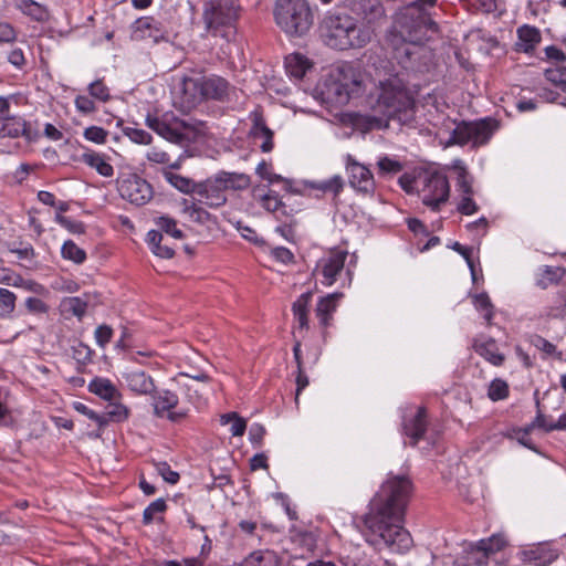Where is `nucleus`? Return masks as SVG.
<instances>
[{
	"instance_id": "3c124183",
	"label": "nucleus",
	"mask_w": 566,
	"mask_h": 566,
	"mask_svg": "<svg viewBox=\"0 0 566 566\" xmlns=\"http://www.w3.org/2000/svg\"><path fill=\"white\" fill-rule=\"evenodd\" d=\"M55 221L72 233L82 234L85 232V224L83 222L72 220L61 213H56Z\"/></svg>"
},
{
	"instance_id": "de8ad7c7",
	"label": "nucleus",
	"mask_w": 566,
	"mask_h": 566,
	"mask_svg": "<svg viewBox=\"0 0 566 566\" xmlns=\"http://www.w3.org/2000/svg\"><path fill=\"white\" fill-rule=\"evenodd\" d=\"M356 42H353L350 38H327L326 44L333 49L346 50L352 46H364L367 38H355Z\"/></svg>"
},
{
	"instance_id": "69168bd1",
	"label": "nucleus",
	"mask_w": 566,
	"mask_h": 566,
	"mask_svg": "<svg viewBox=\"0 0 566 566\" xmlns=\"http://www.w3.org/2000/svg\"><path fill=\"white\" fill-rule=\"evenodd\" d=\"M542 38H518L515 43V50L517 52L532 53L541 42Z\"/></svg>"
},
{
	"instance_id": "8fccbe9b",
	"label": "nucleus",
	"mask_w": 566,
	"mask_h": 566,
	"mask_svg": "<svg viewBox=\"0 0 566 566\" xmlns=\"http://www.w3.org/2000/svg\"><path fill=\"white\" fill-rule=\"evenodd\" d=\"M167 509L166 502L163 499H157L150 503L144 511L143 522L144 524H150L157 513H163Z\"/></svg>"
},
{
	"instance_id": "ea45409f",
	"label": "nucleus",
	"mask_w": 566,
	"mask_h": 566,
	"mask_svg": "<svg viewBox=\"0 0 566 566\" xmlns=\"http://www.w3.org/2000/svg\"><path fill=\"white\" fill-rule=\"evenodd\" d=\"M261 205L265 210L275 213L277 217H280V214H286L284 203L272 190L261 198Z\"/></svg>"
},
{
	"instance_id": "393cba45",
	"label": "nucleus",
	"mask_w": 566,
	"mask_h": 566,
	"mask_svg": "<svg viewBox=\"0 0 566 566\" xmlns=\"http://www.w3.org/2000/svg\"><path fill=\"white\" fill-rule=\"evenodd\" d=\"M14 6L24 15L38 22H44L50 17L48 8L34 0H17Z\"/></svg>"
},
{
	"instance_id": "4468645a",
	"label": "nucleus",
	"mask_w": 566,
	"mask_h": 566,
	"mask_svg": "<svg viewBox=\"0 0 566 566\" xmlns=\"http://www.w3.org/2000/svg\"><path fill=\"white\" fill-rule=\"evenodd\" d=\"M0 136L10 138L23 136L28 140H33L38 133L22 117L10 115L0 117Z\"/></svg>"
},
{
	"instance_id": "b1692460",
	"label": "nucleus",
	"mask_w": 566,
	"mask_h": 566,
	"mask_svg": "<svg viewBox=\"0 0 566 566\" xmlns=\"http://www.w3.org/2000/svg\"><path fill=\"white\" fill-rule=\"evenodd\" d=\"M217 175L226 192L227 190H244L251 185V177L243 172L220 171Z\"/></svg>"
},
{
	"instance_id": "c03bdc74",
	"label": "nucleus",
	"mask_w": 566,
	"mask_h": 566,
	"mask_svg": "<svg viewBox=\"0 0 566 566\" xmlns=\"http://www.w3.org/2000/svg\"><path fill=\"white\" fill-rule=\"evenodd\" d=\"M473 347L475 352L486 361L495 365V342L493 339L481 340L475 339Z\"/></svg>"
},
{
	"instance_id": "f3484780",
	"label": "nucleus",
	"mask_w": 566,
	"mask_h": 566,
	"mask_svg": "<svg viewBox=\"0 0 566 566\" xmlns=\"http://www.w3.org/2000/svg\"><path fill=\"white\" fill-rule=\"evenodd\" d=\"M427 411L423 407L418 408L417 413L403 421V432L410 438V444L416 446L427 431Z\"/></svg>"
},
{
	"instance_id": "473e14b6",
	"label": "nucleus",
	"mask_w": 566,
	"mask_h": 566,
	"mask_svg": "<svg viewBox=\"0 0 566 566\" xmlns=\"http://www.w3.org/2000/svg\"><path fill=\"white\" fill-rule=\"evenodd\" d=\"M164 237L163 233L156 230H151L147 234V242L153 251L159 258L170 259L174 256L175 251L171 247L166 243H163Z\"/></svg>"
},
{
	"instance_id": "0eeeda50",
	"label": "nucleus",
	"mask_w": 566,
	"mask_h": 566,
	"mask_svg": "<svg viewBox=\"0 0 566 566\" xmlns=\"http://www.w3.org/2000/svg\"><path fill=\"white\" fill-rule=\"evenodd\" d=\"M450 195L448 178L440 172H432L426 176L421 189L422 203L433 211H439Z\"/></svg>"
},
{
	"instance_id": "79ce46f5",
	"label": "nucleus",
	"mask_w": 566,
	"mask_h": 566,
	"mask_svg": "<svg viewBox=\"0 0 566 566\" xmlns=\"http://www.w3.org/2000/svg\"><path fill=\"white\" fill-rule=\"evenodd\" d=\"M548 314L555 318L566 317V283L557 292Z\"/></svg>"
},
{
	"instance_id": "e2e57ef3",
	"label": "nucleus",
	"mask_w": 566,
	"mask_h": 566,
	"mask_svg": "<svg viewBox=\"0 0 566 566\" xmlns=\"http://www.w3.org/2000/svg\"><path fill=\"white\" fill-rule=\"evenodd\" d=\"M84 137L96 144H103L106 140L107 132L102 127L91 126L84 130Z\"/></svg>"
},
{
	"instance_id": "a19ab883",
	"label": "nucleus",
	"mask_w": 566,
	"mask_h": 566,
	"mask_svg": "<svg viewBox=\"0 0 566 566\" xmlns=\"http://www.w3.org/2000/svg\"><path fill=\"white\" fill-rule=\"evenodd\" d=\"M220 421L222 424L232 422L231 433L234 437H241L244 434L247 429V421L241 418L237 412H228L221 416Z\"/></svg>"
},
{
	"instance_id": "ddd939ff",
	"label": "nucleus",
	"mask_w": 566,
	"mask_h": 566,
	"mask_svg": "<svg viewBox=\"0 0 566 566\" xmlns=\"http://www.w3.org/2000/svg\"><path fill=\"white\" fill-rule=\"evenodd\" d=\"M347 259V252L343 250L331 251L329 254L319 260L316 271H319L323 275L322 283L326 286H331L337 275L343 271L345 261Z\"/></svg>"
},
{
	"instance_id": "09e8293b",
	"label": "nucleus",
	"mask_w": 566,
	"mask_h": 566,
	"mask_svg": "<svg viewBox=\"0 0 566 566\" xmlns=\"http://www.w3.org/2000/svg\"><path fill=\"white\" fill-rule=\"evenodd\" d=\"M15 300L17 297L11 291L7 289H0V314H11L15 307Z\"/></svg>"
},
{
	"instance_id": "774afa93",
	"label": "nucleus",
	"mask_w": 566,
	"mask_h": 566,
	"mask_svg": "<svg viewBox=\"0 0 566 566\" xmlns=\"http://www.w3.org/2000/svg\"><path fill=\"white\" fill-rule=\"evenodd\" d=\"M136 30L144 32V31H158V21L153 17H143L136 20Z\"/></svg>"
},
{
	"instance_id": "5fc2aeb1",
	"label": "nucleus",
	"mask_w": 566,
	"mask_h": 566,
	"mask_svg": "<svg viewBox=\"0 0 566 566\" xmlns=\"http://www.w3.org/2000/svg\"><path fill=\"white\" fill-rule=\"evenodd\" d=\"M146 157L151 163L169 165V167L176 168V169L179 168L178 163L170 164V156L164 150L153 148L147 153Z\"/></svg>"
},
{
	"instance_id": "49530a36",
	"label": "nucleus",
	"mask_w": 566,
	"mask_h": 566,
	"mask_svg": "<svg viewBox=\"0 0 566 566\" xmlns=\"http://www.w3.org/2000/svg\"><path fill=\"white\" fill-rule=\"evenodd\" d=\"M105 412L113 422L125 421L129 415V410L126 406L114 401H109Z\"/></svg>"
},
{
	"instance_id": "9b49d317",
	"label": "nucleus",
	"mask_w": 566,
	"mask_h": 566,
	"mask_svg": "<svg viewBox=\"0 0 566 566\" xmlns=\"http://www.w3.org/2000/svg\"><path fill=\"white\" fill-rule=\"evenodd\" d=\"M356 27L355 18L338 10L327 11L319 24L322 32H326L327 35H348L356 30Z\"/></svg>"
},
{
	"instance_id": "f257e3e1",
	"label": "nucleus",
	"mask_w": 566,
	"mask_h": 566,
	"mask_svg": "<svg viewBox=\"0 0 566 566\" xmlns=\"http://www.w3.org/2000/svg\"><path fill=\"white\" fill-rule=\"evenodd\" d=\"M411 490L412 483L407 475L389 474L380 485L364 517L371 544H384L395 553L410 549L412 538L403 523Z\"/></svg>"
},
{
	"instance_id": "a878e982",
	"label": "nucleus",
	"mask_w": 566,
	"mask_h": 566,
	"mask_svg": "<svg viewBox=\"0 0 566 566\" xmlns=\"http://www.w3.org/2000/svg\"><path fill=\"white\" fill-rule=\"evenodd\" d=\"M88 390L107 401H116L120 394L109 379L96 377L90 385Z\"/></svg>"
},
{
	"instance_id": "cd10ccee",
	"label": "nucleus",
	"mask_w": 566,
	"mask_h": 566,
	"mask_svg": "<svg viewBox=\"0 0 566 566\" xmlns=\"http://www.w3.org/2000/svg\"><path fill=\"white\" fill-rule=\"evenodd\" d=\"M354 9H360L368 22L380 20L385 10L379 0H348Z\"/></svg>"
},
{
	"instance_id": "f704fd0d",
	"label": "nucleus",
	"mask_w": 566,
	"mask_h": 566,
	"mask_svg": "<svg viewBox=\"0 0 566 566\" xmlns=\"http://www.w3.org/2000/svg\"><path fill=\"white\" fill-rule=\"evenodd\" d=\"M526 558L536 566H547L557 558L556 551L541 546L525 553Z\"/></svg>"
},
{
	"instance_id": "f03ea898",
	"label": "nucleus",
	"mask_w": 566,
	"mask_h": 566,
	"mask_svg": "<svg viewBox=\"0 0 566 566\" xmlns=\"http://www.w3.org/2000/svg\"><path fill=\"white\" fill-rule=\"evenodd\" d=\"M381 71L376 67L378 85L376 93L370 96L371 109L382 117L373 116L369 124L377 128L388 125V120L396 118L397 115L406 113L413 105V98L406 88L401 78L391 73V63L388 60L381 61Z\"/></svg>"
},
{
	"instance_id": "a18cd8bd",
	"label": "nucleus",
	"mask_w": 566,
	"mask_h": 566,
	"mask_svg": "<svg viewBox=\"0 0 566 566\" xmlns=\"http://www.w3.org/2000/svg\"><path fill=\"white\" fill-rule=\"evenodd\" d=\"M156 224L159 228V232H165L175 239H181L184 233L177 228V221L170 217H159L156 220Z\"/></svg>"
},
{
	"instance_id": "20e7f679",
	"label": "nucleus",
	"mask_w": 566,
	"mask_h": 566,
	"mask_svg": "<svg viewBox=\"0 0 566 566\" xmlns=\"http://www.w3.org/2000/svg\"><path fill=\"white\" fill-rule=\"evenodd\" d=\"M274 17L285 33L306 34L314 23V13L307 0H276Z\"/></svg>"
},
{
	"instance_id": "c756f323",
	"label": "nucleus",
	"mask_w": 566,
	"mask_h": 566,
	"mask_svg": "<svg viewBox=\"0 0 566 566\" xmlns=\"http://www.w3.org/2000/svg\"><path fill=\"white\" fill-rule=\"evenodd\" d=\"M287 72L295 78H302L312 67V62L301 53H293L285 57Z\"/></svg>"
},
{
	"instance_id": "864d4df0",
	"label": "nucleus",
	"mask_w": 566,
	"mask_h": 566,
	"mask_svg": "<svg viewBox=\"0 0 566 566\" xmlns=\"http://www.w3.org/2000/svg\"><path fill=\"white\" fill-rule=\"evenodd\" d=\"M377 166L379 168V172L384 175H395L402 170L401 163L388 157L380 158Z\"/></svg>"
},
{
	"instance_id": "6ab92c4d",
	"label": "nucleus",
	"mask_w": 566,
	"mask_h": 566,
	"mask_svg": "<svg viewBox=\"0 0 566 566\" xmlns=\"http://www.w3.org/2000/svg\"><path fill=\"white\" fill-rule=\"evenodd\" d=\"M386 49L390 50V59L397 61L398 64L407 67L413 54L412 44L406 41V38H385Z\"/></svg>"
},
{
	"instance_id": "bf43d9fd",
	"label": "nucleus",
	"mask_w": 566,
	"mask_h": 566,
	"mask_svg": "<svg viewBox=\"0 0 566 566\" xmlns=\"http://www.w3.org/2000/svg\"><path fill=\"white\" fill-rule=\"evenodd\" d=\"M545 77L555 85H564L566 84V69L560 66L547 69Z\"/></svg>"
},
{
	"instance_id": "5701e85b",
	"label": "nucleus",
	"mask_w": 566,
	"mask_h": 566,
	"mask_svg": "<svg viewBox=\"0 0 566 566\" xmlns=\"http://www.w3.org/2000/svg\"><path fill=\"white\" fill-rule=\"evenodd\" d=\"M90 305H95V303L92 302L91 295L84 294L83 297L73 296L63 298L60 307L64 314H71L81 319Z\"/></svg>"
},
{
	"instance_id": "dca6fc26",
	"label": "nucleus",
	"mask_w": 566,
	"mask_h": 566,
	"mask_svg": "<svg viewBox=\"0 0 566 566\" xmlns=\"http://www.w3.org/2000/svg\"><path fill=\"white\" fill-rule=\"evenodd\" d=\"M128 388L138 395H153L155 382L144 370L133 369L124 374Z\"/></svg>"
},
{
	"instance_id": "423d86ee",
	"label": "nucleus",
	"mask_w": 566,
	"mask_h": 566,
	"mask_svg": "<svg viewBox=\"0 0 566 566\" xmlns=\"http://www.w3.org/2000/svg\"><path fill=\"white\" fill-rule=\"evenodd\" d=\"M493 134V127L489 119H481L476 122H461L450 132L449 138L446 140V147L452 145H467L481 146L486 144Z\"/></svg>"
},
{
	"instance_id": "c9c22d12",
	"label": "nucleus",
	"mask_w": 566,
	"mask_h": 566,
	"mask_svg": "<svg viewBox=\"0 0 566 566\" xmlns=\"http://www.w3.org/2000/svg\"><path fill=\"white\" fill-rule=\"evenodd\" d=\"M154 412L158 417H163L166 411H170L178 405V396L169 390L154 396Z\"/></svg>"
},
{
	"instance_id": "4c0bfd02",
	"label": "nucleus",
	"mask_w": 566,
	"mask_h": 566,
	"mask_svg": "<svg viewBox=\"0 0 566 566\" xmlns=\"http://www.w3.org/2000/svg\"><path fill=\"white\" fill-rule=\"evenodd\" d=\"M308 186L312 189L321 190L323 192H332L334 196H338L344 188V180L339 175H336L325 181H311Z\"/></svg>"
},
{
	"instance_id": "603ef678",
	"label": "nucleus",
	"mask_w": 566,
	"mask_h": 566,
	"mask_svg": "<svg viewBox=\"0 0 566 566\" xmlns=\"http://www.w3.org/2000/svg\"><path fill=\"white\" fill-rule=\"evenodd\" d=\"M495 538V535H491L488 539H481L476 546L475 549L471 552V554L479 555L475 558L476 564H482L484 559L489 556V553L492 552V542Z\"/></svg>"
},
{
	"instance_id": "2eb2a0df",
	"label": "nucleus",
	"mask_w": 566,
	"mask_h": 566,
	"mask_svg": "<svg viewBox=\"0 0 566 566\" xmlns=\"http://www.w3.org/2000/svg\"><path fill=\"white\" fill-rule=\"evenodd\" d=\"M205 22L210 31H219L221 28H231L237 19V13L231 7L212 6L203 14Z\"/></svg>"
},
{
	"instance_id": "7c9ffc66",
	"label": "nucleus",
	"mask_w": 566,
	"mask_h": 566,
	"mask_svg": "<svg viewBox=\"0 0 566 566\" xmlns=\"http://www.w3.org/2000/svg\"><path fill=\"white\" fill-rule=\"evenodd\" d=\"M312 300V292L303 293L293 303L292 310L298 328H308V305Z\"/></svg>"
},
{
	"instance_id": "4be33fe9",
	"label": "nucleus",
	"mask_w": 566,
	"mask_h": 566,
	"mask_svg": "<svg viewBox=\"0 0 566 566\" xmlns=\"http://www.w3.org/2000/svg\"><path fill=\"white\" fill-rule=\"evenodd\" d=\"M195 201L184 200V213H186L193 222L207 228L217 226V218L208 212L202 206Z\"/></svg>"
},
{
	"instance_id": "680f3d73",
	"label": "nucleus",
	"mask_w": 566,
	"mask_h": 566,
	"mask_svg": "<svg viewBox=\"0 0 566 566\" xmlns=\"http://www.w3.org/2000/svg\"><path fill=\"white\" fill-rule=\"evenodd\" d=\"M452 249L457 252H459L467 261L470 270H471V274H472V279L473 281L476 280V272H475V269H474V263H473V260H472V254H473V249L472 248H468V247H464L462 244H460L459 242H454L452 244Z\"/></svg>"
},
{
	"instance_id": "2f4dec72",
	"label": "nucleus",
	"mask_w": 566,
	"mask_h": 566,
	"mask_svg": "<svg viewBox=\"0 0 566 566\" xmlns=\"http://www.w3.org/2000/svg\"><path fill=\"white\" fill-rule=\"evenodd\" d=\"M564 275V270L558 266L545 265L538 270L536 285L543 290L558 283Z\"/></svg>"
},
{
	"instance_id": "f8f14e48",
	"label": "nucleus",
	"mask_w": 566,
	"mask_h": 566,
	"mask_svg": "<svg viewBox=\"0 0 566 566\" xmlns=\"http://www.w3.org/2000/svg\"><path fill=\"white\" fill-rule=\"evenodd\" d=\"M203 101L201 78L184 77L175 106L182 113H189Z\"/></svg>"
},
{
	"instance_id": "052dcab7",
	"label": "nucleus",
	"mask_w": 566,
	"mask_h": 566,
	"mask_svg": "<svg viewBox=\"0 0 566 566\" xmlns=\"http://www.w3.org/2000/svg\"><path fill=\"white\" fill-rule=\"evenodd\" d=\"M88 92H90L91 96H93L102 102H106L109 99V91H108L107 86L101 80H97V81L93 82L92 84H90Z\"/></svg>"
},
{
	"instance_id": "412c9836",
	"label": "nucleus",
	"mask_w": 566,
	"mask_h": 566,
	"mask_svg": "<svg viewBox=\"0 0 566 566\" xmlns=\"http://www.w3.org/2000/svg\"><path fill=\"white\" fill-rule=\"evenodd\" d=\"M252 122L251 136L262 140L260 148L263 153L271 151L273 149V132L266 126L261 114H254Z\"/></svg>"
},
{
	"instance_id": "bb28decb",
	"label": "nucleus",
	"mask_w": 566,
	"mask_h": 566,
	"mask_svg": "<svg viewBox=\"0 0 566 566\" xmlns=\"http://www.w3.org/2000/svg\"><path fill=\"white\" fill-rule=\"evenodd\" d=\"M360 78L353 76L350 80L344 77L343 82L334 84V92L336 99L340 104L347 103L353 96L357 95L360 91Z\"/></svg>"
},
{
	"instance_id": "e433bc0d",
	"label": "nucleus",
	"mask_w": 566,
	"mask_h": 566,
	"mask_svg": "<svg viewBox=\"0 0 566 566\" xmlns=\"http://www.w3.org/2000/svg\"><path fill=\"white\" fill-rule=\"evenodd\" d=\"M471 297L475 310L482 313L486 325L491 326L493 317V304L490 296L483 292L473 294Z\"/></svg>"
},
{
	"instance_id": "1a4fd4ad",
	"label": "nucleus",
	"mask_w": 566,
	"mask_h": 566,
	"mask_svg": "<svg viewBox=\"0 0 566 566\" xmlns=\"http://www.w3.org/2000/svg\"><path fill=\"white\" fill-rule=\"evenodd\" d=\"M346 172L350 187L365 196L374 195L376 184L371 171L368 167L358 163L352 155L346 157Z\"/></svg>"
},
{
	"instance_id": "9d476101",
	"label": "nucleus",
	"mask_w": 566,
	"mask_h": 566,
	"mask_svg": "<svg viewBox=\"0 0 566 566\" xmlns=\"http://www.w3.org/2000/svg\"><path fill=\"white\" fill-rule=\"evenodd\" d=\"M196 196H198L197 201L199 203L214 209L224 206L228 200L227 193L217 174L198 182Z\"/></svg>"
},
{
	"instance_id": "39448f33",
	"label": "nucleus",
	"mask_w": 566,
	"mask_h": 566,
	"mask_svg": "<svg viewBox=\"0 0 566 566\" xmlns=\"http://www.w3.org/2000/svg\"><path fill=\"white\" fill-rule=\"evenodd\" d=\"M437 0H417L409 6L400 9L395 17L396 32L401 35L403 32L409 34L418 32H441L438 23L431 20L427 12L428 8H433Z\"/></svg>"
},
{
	"instance_id": "7ed1b4c3",
	"label": "nucleus",
	"mask_w": 566,
	"mask_h": 566,
	"mask_svg": "<svg viewBox=\"0 0 566 566\" xmlns=\"http://www.w3.org/2000/svg\"><path fill=\"white\" fill-rule=\"evenodd\" d=\"M147 126L170 143L188 146L206 134V123L198 119H184L174 113H165L161 116L146 117Z\"/></svg>"
},
{
	"instance_id": "a211bd4d",
	"label": "nucleus",
	"mask_w": 566,
	"mask_h": 566,
	"mask_svg": "<svg viewBox=\"0 0 566 566\" xmlns=\"http://www.w3.org/2000/svg\"><path fill=\"white\" fill-rule=\"evenodd\" d=\"M203 98L223 101L229 93L230 84L223 77L212 75L201 77Z\"/></svg>"
},
{
	"instance_id": "72a5a7b5",
	"label": "nucleus",
	"mask_w": 566,
	"mask_h": 566,
	"mask_svg": "<svg viewBox=\"0 0 566 566\" xmlns=\"http://www.w3.org/2000/svg\"><path fill=\"white\" fill-rule=\"evenodd\" d=\"M82 161L94 168L99 175L104 177H111L114 174L112 165L105 160L103 155L95 151L84 153L82 155Z\"/></svg>"
},
{
	"instance_id": "338daca9",
	"label": "nucleus",
	"mask_w": 566,
	"mask_h": 566,
	"mask_svg": "<svg viewBox=\"0 0 566 566\" xmlns=\"http://www.w3.org/2000/svg\"><path fill=\"white\" fill-rule=\"evenodd\" d=\"M113 336V329L108 325H99L95 331L96 343L101 347H105Z\"/></svg>"
},
{
	"instance_id": "13d9d810",
	"label": "nucleus",
	"mask_w": 566,
	"mask_h": 566,
	"mask_svg": "<svg viewBox=\"0 0 566 566\" xmlns=\"http://www.w3.org/2000/svg\"><path fill=\"white\" fill-rule=\"evenodd\" d=\"M155 467L157 473L161 475L166 482L170 484H176L179 481V473L171 470L170 465L167 462H157Z\"/></svg>"
},
{
	"instance_id": "0e129e2a",
	"label": "nucleus",
	"mask_w": 566,
	"mask_h": 566,
	"mask_svg": "<svg viewBox=\"0 0 566 566\" xmlns=\"http://www.w3.org/2000/svg\"><path fill=\"white\" fill-rule=\"evenodd\" d=\"M73 358L77 363L86 365L92 360V350L88 346L80 343L78 345L73 347Z\"/></svg>"
},
{
	"instance_id": "37998d69",
	"label": "nucleus",
	"mask_w": 566,
	"mask_h": 566,
	"mask_svg": "<svg viewBox=\"0 0 566 566\" xmlns=\"http://www.w3.org/2000/svg\"><path fill=\"white\" fill-rule=\"evenodd\" d=\"M62 256L66 260H71L77 264H81L86 259V253L83 249L78 248L73 241L67 240L62 247Z\"/></svg>"
},
{
	"instance_id": "58836bf2",
	"label": "nucleus",
	"mask_w": 566,
	"mask_h": 566,
	"mask_svg": "<svg viewBox=\"0 0 566 566\" xmlns=\"http://www.w3.org/2000/svg\"><path fill=\"white\" fill-rule=\"evenodd\" d=\"M165 176L169 184L181 192L196 195L198 182L174 172H166Z\"/></svg>"
},
{
	"instance_id": "6e6d98bb",
	"label": "nucleus",
	"mask_w": 566,
	"mask_h": 566,
	"mask_svg": "<svg viewBox=\"0 0 566 566\" xmlns=\"http://www.w3.org/2000/svg\"><path fill=\"white\" fill-rule=\"evenodd\" d=\"M530 342L535 348L546 355L553 356L556 354V346L541 335H532Z\"/></svg>"
},
{
	"instance_id": "aec40b11",
	"label": "nucleus",
	"mask_w": 566,
	"mask_h": 566,
	"mask_svg": "<svg viewBox=\"0 0 566 566\" xmlns=\"http://www.w3.org/2000/svg\"><path fill=\"white\" fill-rule=\"evenodd\" d=\"M342 297L343 293L337 292L328 294L318 301L315 313L323 327H328L331 325L333 314Z\"/></svg>"
},
{
	"instance_id": "4d7b16f0",
	"label": "nucleus",
	"mask_w": 566,
	"mask_h": 566,
	"mask_svg": "<svg viewBox=\"0 0 566 566\" xmlns=\"http://www.w3.org/2000/svg\"><path fill=\"white\" fill-rule=\"evenodd\" d=\"M125 135L134 143L136 144H143V145H149L151 143V135L139 128H130L127 127L125 129Z\"/></svg>"
},
{
	"instance_id": "6e6552de",
	"label": "nucleus",
	"mask_w": 566,
	"mask_h": 566,
	"mask_svg": "<svg viewBox=\"0 0 566 566\" xmlns=\"http://www.w3.org/2000/svg\"><path fill=\"white\" fill-rule=\"evenodd\" d=\"M120 197L133 205L144 206L153 198V187L144 178L129 174L117 179Z\"/></svg>"
},
{
	"instance_id": "c85d7f7f",
	"label": "nucleus",
	"mask_w": 566,
	"mask_h": 566,
	"mask_svg": "<svg viewBox=\"0 0 566 566\" xmlns=\"http://www.w3.org/2000/svg\"><path fill=\"white\" fill-rule=\"evenodd\" d=\"M280 558L274 551L259 549L244 558L241 566H277Z\"/></svg>"
}]
</instances>
